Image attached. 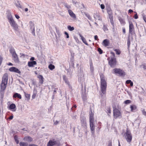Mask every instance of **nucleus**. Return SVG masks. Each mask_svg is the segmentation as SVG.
<instances>
[{
    "mask_svg": "<svg viewBox=\"0 0 146 146\" xmlns=\"http://www.w3.org/2000/svg\"><path fill=\"white\" fill-rule=\"evenodd\" d=\"M8 80V74H5L3 76L2 82L7 84Z\"/></svg>",
    "mask_w": 146,
    "mask_h": 146,
    "instance_id": "nucleus-13",
    "label": "nucleus"
},
{
    "mask_svg": "<svg viewBox=\"0 0 146 146\" xmlns=\"http://www.w3.org/2000/svg\"><path fill=\"white\" fill-rule=\"evenodd\" d=\"M56 145L57 146H60V142L59 140L53 139L50 140L48 141L47 144V146H52Z\"/></svg>",
    "mask_w": 146,
    "mask_h": 146,
    "instance_id": "nucleus-3",
    "label": "nucleus"
},
{
    "mask_svg": "<svg viewBox=\"0 0 146 146\" xmlns=\"http://www.w3.org/2000/svg\"><path fill=\"white\" fill-rule=\"evenodd\" d=\"M110 57L107 58L108 61V64L111 68H114L116 64V58H111L110 59Z\"/></svg>",
    "mask_w": 146,
    "mask_h": 146,
    "instance_id": "nucleus-2",
    "label": "nucleus"
},
{
    "mask_svg": "<svg viewBox=\"0 0 146 146\" xmlns=\"http://www.w3.org/2000/svg\"><path fill=\"white\" fill-rule=\"evenodd\" d=\"M9 22L10 23L11 26L13 27L15 31H17L18 29V25L14 20H12Z\"/></svg>",
    "mask_w": 146,
    "mask_h": 146,
    "instance_id": "nucleus-7",
    "label": "nucleus"
},
{
    "mask_svg": "<svg viewBox=\"0 0 146 146\" xmlns=\"http://www.w3.org/2000/svg\"><path fill=\"white\" fill-rule=\"evenodd\" d=\"M74 38L75 40L76 41V42L77 43H78L79 42V40H78V38L75 36H74Z\"/></svg>",
    "mask_w": 146,
    "mask_h": 146,
    "instance_id": "nucleus-49",
    "label": "nucleus"
},
{
    "mask_svg": "<svg viewBox=\"0 0 146 146\" xmlns=\"http://www.w3.org/2000/svg\"><path fill=\"white\" fill-rule=\"evenodd\" d=\"M7 18L9 20V22L12 20H13L11 15L7 17Z\"/></svg>",
    "mask_w": 146,
    "mask_h": 146,
    "instance_id": "nucleus-43",
    "label": "nucleus"
},
{
    "mask_svg": "<svg viewBox=\"0 0 146 146\" xmlns=\"http://www.w3.org/2000/svg\"><path fill=\"white\" fill-rule=\"evenodd\" d=\"M113 114L114 117L115 119L118 117L120 118L121 117V115L120 111L117 108L113 109Z\"/></svg>",
    "mask_w": 146,
    "mask_h": 146,
    "instance_id": "nucleus-5",
    "label": "nucleus"
},
{
    "mask_svg": "<svg viewBox=\"0 0 146 146\" xmlns=\"http://www.w3.org/2000/svg\"><path fill=\"white\" fill-rule=\"evenodd\" d=\"M7 84L2 82L1 85V91L4 90L6 88Z\"/></svg>",
    "mask_w": 146,
    "mask_h": 146,
    "instance_id": "nucleus-20",
    "label": "nucleus"
},
{
    "mask_svg": "<svg viewBox=\"0 0 146 146\" xmlns=\"http://www.w3.org/2000/svg\"><path fill=\"white\" fill-rule=\"evenodd\" d=\"M143 18L144 21L146 23V16L145 15L143 16Z\"/></svg>",
    "mask_w": 146,
    "mask_h": 146,
    "instance_id": "nucleus-62",
    "label": "nucleus"
},
{
    "mask_svg": "<svg viewBox=\"0 0 146 146\" xmlns=\"http://www.w3.org/2000/svg\"><path fill=\"white\" fill-rule=\"evenodd\" d=\"M13 59L15 63H19V58L16 53L12 55Z\"/></svg>",
    "mask_w": 146,
    "mask_h": 146,
    "instance_id": "nucleus-16",
    "label": "nucleus"
},
{
    "mask_svg": "<svg viewBox=\"0 0 146 146\" xmlns=\"http://www.w3.org/2000/svg\"><path fill=\"white\" fill-rule=\"evenodd\" d=\"M25 97L27 98V99L29 100L30 98V95L26 93H25Z\"/></svg>",
    "mask_w": 146,
    "mask_h": 146,
    "instance_id": "nucleus-40",
    "label": "nucleus"
},
{
    "mask_svg": "<svg viewBox=\"0 0 146 146\" xmlns=\"http://www.w3.org/2000/svg\"><path fill=\"white\" fill-rule=\"evenodd\" d=\"M90 128L92 133L93 135L95 132V125L94 120L89 121Z\"/></svg>",
    "mask_w": 146,
    "mask_h": 146,
    "instance_id": "nucleus-6",
    "label": "nucleus"
},
{
    "mask_svg": "<svg viewBox=\"0 0 146 146\" xmlns=\"http://www.w3.org/2000/svg\"><path fill=\"white\" fill-rule=\"evenodd\" d=\"M16 108V106L15 104H12L10 105L9 106V109H13Z\"/></svg>",
    "mask_w": 146,
    "mask_h": 146,
    "instance_id": "nucleus-29",
    "label": "nucleus"
},
{
    "mask_svg": "<svg viewBox=\"0 0 146 146\" xmlns=\"http://www.w3.org/2000/svg\"><path fill=\"white\" fill-rule=\"evenodd\" d=\"M98 51L99 52V53L100 54H101L103 53V51L100 48H98Z\"/></svg>",
    "mask_w": 146,
    "mask_h": 146,
    "instance_id": "nucleus-46",
    "label": "nucleus"
},
{
    "mask_svg": "<svg viewBox=\"0 0 146 146\" xmlns=\"http://www.w3.org/2000/svg\"><path fill=\"white\" fill-rule=\"evenodd\" d=\"M24 140L25 141H28V142H31L33 140V138L30 137H26L24 138Z\"/></svg>",
    "mask_w": 146,
    "mask_h": 146,
    "instance_id": "nucleus-22",
    "label": "nucleus"
},
{
    "mask_svg": "<svg viewBox=\"0 0 146 146\" xmlns=\"http://www.w3.org/2000/svg\"><path fill=\"white\" fill-rule=\"evenodd\" d=\"M111 54V58H115V54L113 52H110Z\"/></svg>",
    "mask_w": 146,
    "mask_h": 146,
    "instance_id": "nucleus-52",
    "label": "nucleus"
},
{
    "mask_svg": "<svg viewBox=\"0 0 146 146\" xmlns=\"http://www.w3.org/2000/svg\"><path fill=\"white\" fill-rule=\"evenodd\" d=\"M113 71L115 73L118 74L120 76H123L125 75L124 72L120 69L115 68Z\"/></svg>",
    "mask_w": 146,
    "mask_h": 146,
    "instance_id": "nucleus-8",
    "label": "nucleus"
},
{
    "mask_svg": "<svg viewBox=\"0 0 146 146\" xmlns=\"http://www.w3.org/2000/svg\"><path fill=\"white\" fill-rule=\"evenodd\" d=\"M101 78V90L102 93L104 94H105L106 93V82L105 80V78L103 75L100 76Z\"/></svg>",
    "mask_w": 146,
    "mask_h": 146,
    "instance_id": "nucleus-1",
    "label": "nucleus"
},
{
    "mask_svg": "<svg viewBox=\"0 0 146 146\" xmlns=\"http://www.w3.org/2000/svg\"><path fill=\"white\" fill-rule=\"evenodd\" d=\"M109 14V18L110 19V22L111 24L112 25L113 27L114 28V22L113 21V16L111 12V11H109V12L108 13Z\"/></svg>",
    "mask_w": 146,
    "mask_h": 146,
    "instance_id": "nucleus-10",
    "label": "nucleus"
},
{
    "mask_svg": "<svg viewBox=\"0 0 146 146\" xmlns=\"http://www.w3.org/2000/svg\"><path fill=\"white\" fill-rule=\"evenodd\" d=\"M126 83L127 84H130L131 86H132L133 85V83L130 80H127L126 82Z\"/></svg>",
    "mask_w": 146,
    "mask_h": 146,
    "instance_id": "nucleus-28",
    "label": "nucleus"
},
{
    "mask_svg": "<svg viewBox=\"0 0 146 146\" xmlns=\"http://www.w3.org/2000/svg\"><path fill=\"white\" fill-rule=\"evenodd\" d=\"M104 45L105 46H107L109 45V42L108 40L107 39H105L103 41Z\"/></svg>",
    "mask_w": 146,
    "mask_h": 146,
    "instance_id": "nucleus-25",
    "label": "nucleus"
},
{
    "mask_svg": "<svg viewBox=\"0 0 146 146\" xmlns=\"http://www.w3.org/2000/svg\"><path fill=\"white\" fill-rule=\"evenodd\" d=\"M48 68L50 70H52L55 68V66L52 64H50L48 66Z\"/></svg>",
    "mask_w": 146,
    "mask_h": 146,
    "instance_id": "nucleus-32",
    "label": "nucleus"
},
{
    "mask_svg": "<svg viewBox=\"0 0 146 146\" xmlns=\"http://www.w3.org/2000/svg\"><path fill=\"white\" fill-rule=\"evenodd\" d=\"M89 115V121L94 120V113L92 112L91 107H90V111Z\"/></svg>",
    "mask_w": 146,
    "mask_h": 146,
    "instance_id": "nucleus-15",
    "label": "nucleus"
},
{
    "mask_svg": "<svg viewBox=\"0 0 146 146\" xmlns=\"http://www.w3.org/2000/svg\"><path fill=\"white\" fill-rule=\"evenodd\" d=\"M19 145L20 146H27L28 144L27 143L24 142H21L19 143Z\"/></svg>",
    "mask_w": 146,
    "mask_h": 146,
    "instance_id": "nucleus-33",
    "label": "nucleus"
},
{
    "mask_svg": "<svg viewBox=\"0 0 146 146\" xmlns=\"http://www.w3.org/2000/svg\"><path fill=\"white\" fill-rule=\"evenodd\" d=\"M36 64V61H29L28 62V66L30 67L33 66L34 65Z\"/></svg>",
    "mask_w": 146,
    "mask_h": 146,
    "instance_id": "nucleus-19",
    "label": "nucleus"
},
{
    "mask_svg": "<svg viewBox=\"0 0 146 146\" xmlns=\"http://www.w3.org/2000/svg\"><path fill=\"white\" fill-rule=\"evenodd\" d=\"M130 108L131 109V111L132 112L135 111L137 109L136 106L135 105H131Z\"/></svg>",
    "mask_w": 146,
    "mask_h": 146,
    "instance_id": "nucleus-24",
    "label": "nucleus"
},
{
    "mask_svg": "<svg viewBox=\"0 0 146 146\" xmlns=\"http://www.w3.org/2000/svg\"><path fill=\"white\" fill-rule=\"evenodd\" d=\"M67 28L70 31H73L74 29V27H71L70 25H68L67 27Z\"/></svg>",
    "mask_w": 146,
    "mask_h": 146,
    "instance_id": "nucleus-34",
    "label": "nucleus"
},
{
    "mask_svg": "<svg viewBox=\"0 0 146 146\" xmlns=\"http://www.w3.org/2000/svg\"><path fill=\"white\" fill-rule=\"evenodd\" d=\"M130 44V40L129 37L128 38L127 41V48L128 50H129V47Z\"/></svg>",
    "mask_w": 146,
    "mask_h": 146,
    "instance_id": "nucleus-30",
    "label": "nucleus"
},
{
    "mask_svg": "<svg viewBox=\"0 0 146 146\" xmlns=\"http://www.w3.org/2000/svg\"><path fill=\"white\" fill-rule=\"evenodd\" d=\"M64 7L68 9H70L71 8V6L70 5H68L67 3H65L64 4Z\"/></svg>",
    "mask_w": 146,
    "mask_h": 146,
    "instance_id": "nucleus-44",
    "label": "nucleus"
},
{
    "mask_svg": "<svg viewBox=\"0 0 146 146\" xmlns=\"http://www.w3.org/2000/svg\"><path fill=\"white\" fill-rule=\"evenodd\" d=\"M114 50L115 51L116 54H117L119 55L120 54L121 52L119 50H118L117 49H115Z\"/></svg>",
    "mask_w": 146,
    "mask_h": 146,
    "instance_id": "nucleus-45",
    "label": "nucleus"
},
{
    "mask_svg": "<svg viewBox=\"0 0 146 146\" xmlns=\"http://www.w3.org/2000/svg\"><path fill=\"white\" fill-rule=\"evenodd\" d=\"M67 70V73L68 74H69L70 75H71L72 73V71L70 69H68Z\"/></svg>",
    "mask_w": 146,
    "mask_h": 146,
    "instance_id": "nucleus-51",
    "label": "nucleus"
},
{
    "mask_svg": "<svg viewBox=\"0 0 146 146\" xmlns=\"http://www.w3.org/2000/svg\"><path fill=\"white\" fill-rule=\"evenodd\" d=\"M9 70L10 72H14L19 74L21 73V71L18 68L14 67L10 68L9 69Z\"/></svg>",
    "mask_w": 146,
    "mask_h": 146,
    "instance_id": "nucleus-11",
    "label": "nucleus"
},
{
    "mask_svg": "<svg viewBox=\"0 0 146 146\" xmlns=\"http://www.w3.org/2000/svg\"><path fill=\"white\" fill-rule=\"evenodd\" d=\"M31 23L30 24V28L31 30L33 29H35V27L34 26V24L32 23L31 22Z\"/></svg>",
    "mask_w": 146,
    "mask_h": 146,
    "instance_id": "nucleus-37",
    "label": "nucleus"
},
{
    "mask_svg": "<svg viewBox=\"0 0 146 146\" xmlns=\"http://www.w3.org/2000/svg\"><path fill=\"white\" fill-rule=\"evenodd\" d=\"M38 77L39 79V84H40V85L43 84L44 79L43 76L41 75H39Z\"/></svg>",
    "mask_w": 146,
    "mask_h": 146,
    "instance_id": "nucleus-18",
    "label": "nucleus"
},
{
    "mask_svg": "<svg viewBox=\"0 0 146 146\" xmlns=\"http://www.w3.org/2000/svg\"><path fill=\"white\" fill-rule=\"evenodd\" d=\"M63 80L65 82L66 84L68 85H70L69 82L67 78L66 77L65 75H63Z\"/></svg>",
    "mask_w": 146,
    "mask_h": 146,
    "instance_id": "nucleus-23",
    "label": "nucleus"
},
{
    "mask_svg": "<svg viewBox=\"0 0 146 146\" xmlns=\"http://www.w3.org/2000/svg\"><path fill=\"white\" fill-rule=\"evenodd\" d=\"M90 68L92 74H94V68L93 66H90Z\"/></svg>",
    "mask_w": 146,
    "mask_h": 146,
    "instance_id": "nucleus-41",
    "label": "nucleus"
},
{
    "mask_svg": "<svg viewBox=\"0 0 146 146\" xmlns=\"http://www.w3.org/2000/svg\"><path fill=\"white\" fill-rule=\"evenodd\" d=\"M84 15L86 17H88V18L89 20L91 21L92 17L90 15H89V14L86 13H84Z\"/></svg>",
    "mask_w": 146,
    "mask_h": 146,
    "instance_id": "nucleus-35",
    "label": "nucleus"
},
{
    "mask_svg": "<svg viewBox=\"0 0 146 146\" xmlns=\"http://www.w3.org/2000/svg\"><path fill=\"white\" fill-rule=\"evenodd\" d=\"M60 121H58L57 120H56L55 121L54 120H53L54 122V125H57L59 123Z\"/></svg>",
    "mask_w": 146,
    "mask_h": 146,
    "instance_id": "nucleus-47",
    "label": "nucleus"
},
{
    "mask_svg": "<svg viewBox=\"0 0 146 146\" xmlns=\"http://www.w3.org/2000/svg\"><path fill=\"white\" fill-rule=\"evenodd\" d=\"M32 34L34 35L35 36V29H33L32 30Z\"/></svg>",
    "mask_w": 146,
    "mask_h": 146,
    "instance_id": "nucleus-60",
    "label": "nucleus"
},
{
    "mask_svg": "<svg viewBox=\"0 0 146 146\" xmlns=\"http://www.w3.org/2000/svg\"><path fill=\"white\" fill-rule=\"evenodd\" d=\"M68 11L71 17L74 19L76 18V16L75 15L71 10L68 9Z\"/></svg>",
    "mask_w": 146,
    "mask_h": 146,
    "instance_id": "nucleus-17",
    "label": "nucleus"
},
{
    "mask_svg": "<svg viewBox=\"0 0 146 146\" xmlns=\"http://www.w3.org/2000/svg\"><path fill=\"white\" fill-rule=\"evenodd\" d=\"M134 18L135 19H137L138 18V16L137 15V13H136V14L134 15Z\"/></svg>",
    "mask_w": 146,
    "mask_h": 146,
    "instance_id": "nucleus-61",
    "label": "nucleus"
},
{
    "mask_svg": "<svg viewBox=\"0 0 146 146\" xmlns=\"http://www.w3.org/2000/svg\"><path fill=\"white\" fill-rule=\"evenodd\" d=\"M124 135L127 142H131L132 139V136L130 131L128 129H127Z\"/></svg>",
    "mask_w": 146,
    "mask_h": 146,
    "instance_id": "nucleus-4",
    "label": "nucleus"
},
{
    "mask_svg": "<svg viewBox=\"0 0 146 146\" xmlns=\"http://www.w3.org/2000/svg\"><path fill=\"white\" fill-rule=\"evenodd\" d=\"M29 146H38L37 145L34 144H31L29 145Z\"/></svg>",
    "mask_w": 146,
    "mask_h": 146,
    "instance_id": "nucleus-64",
    "label": "nucleus"
},
{
    "mask_svg": "<svg viewBox=\"0 0 146 146\" xmlns=\"http://www.w3.org/2000/svg\"><path fill=\"white\" fill-rule=\"evenodd\" d=\"M119 20L121 24H124L125 23L124 21L122 18L119 17Z\"/></svg>",
    "mask_w": 146,
    "mask_h": 146,
    "instance_id": "nucleus-36",
    "label": "nucleus"
},
{
    "mask_svg": "<svg viewBox=\"0 0 146 146\" xmlns=\"http://www.w3.org/2000/svg\"><path fill=\"white\" fill-rule=\"evenodd\" d=\"M13 115H11L9 117V119L10 120H11V119H13Z\"/></svg>",
    "mask_w": 146,
    "mask_h": 146,
    "instance_id": "nucleus-63",
    "label": "nucleus"
},
{
    "mask_svg": "<svg viewBox=\"0 0 146 146\" xmlns=\"http://www.w3.org/2000/svg\"><path fill=\"white\" fill-rule=\"evenodd\" d=\"M7 17L11 15V12L9 11H7Z\"/></svg>",
    "mask_w": 146,
    "mask_h": 146,
    "instance_id": "nucleus-53",
    "label": "nucleus"
},
{
    "mask_svg": "<svg viewBox=\"0 0 146 146\" xmlns=\"http://www.w3.org/2000/svg\"><path fill=\"white\" fill-rule=\"evenodd\" d=\"M80 119L82 126L86 129L87 128V124L86 117L83 116L81 117Z\"/></svg>",
    "mask_w": 146,
    "mask_h": 146,
    "instance_id": "nucleus-9",
    "label": "nucleus"
},
{
    "mask_svg": "<svg viewBox=\"0 0 146 146\" xmlns=\"http://www.w3.org/2000/svg\"><path fill=\"white\" fill-rule=\"evenodd\" d=\"M82 97L84 101H86L87 99V96L86 92V89L82 90Z\"/></svg>",
    "mask_w": 146,
    "mask_h": 146,
    "instance_id": "nucleus-12",
    "label": "nucleus"
},
{
    "mask_svg": "<svg viewBox=\"0 0 146 146\" xmlns=\"http://www.w3.org/2000/svg\"><path fill=\"white\" fill-rule=\"evenodd\" d=\"M9 51L10 53L12 54L16 53L15 50L13 47H11Z\"/></svg>",
    "mask_w": 146,
    "mask_h": 146,
    "instance_id": "nucleus-27",
    "label": "nucleus"
},
{
    "mask_svg": "<svg viewBox=\"0 0 146 146\" xmlns=\"http://www.w3.org/2000/svg\"><path fill=\"white\" fill-rule=\"evenodd\" d=\"M134 27L133 23H129V33L132 35L134 32Z\"/></svg>",
    "mask_w": 146,
    "mask_h": 146,
    "instance_id": "nucleus-14",
    "label": "nucleus"
},
{
    "mask_svg": "<svg viewBox=\"0 0 146 146\" xmlns=\"http://www.w3.org/2000/svg\"><path fill=\"white\" fill-rule=\"evenodd\" d=\"M100 7L102 9H103L105 8V6L104 4H102L100 5Z\"/></svg>",
    "mask_w": 146,
    "mask_h": 146,
    "instance_id": "nucleus-58",
    "label": "nucleus"
},
{
    "mask_svg": "<svg viewBox=\"0 0 146 146\" xmlns=\"http://www.w3.org/2000/svg\"><path fill=\"white\" fill-rule=\"evenodd\" d=\"M108 146H112V141H109Z\"/></svg>",
    "mask_w": 146,
    "mask_h": 146,
    "instance_id": "nucleus-57",
    "label": "nucleus"
},
{
    "mask_svg": "<svg viewBox=\"0 0 146 146\" xmlns=\"http://www.w3.org/2000/svg\"><path fill=\"white\" fill-rule=\"evenodd\" d=\"M99 15V14L98 13H94V18L96 19L98 17Z\"/></svg>",
    "mask_w": 146,
    "mask_h": 146,
    "instance_id": "nucleus-39",
    "label": "nucleus"
},
{
    "mask_svg": "<svg viewBox=\"0 0 146 146\" xmlns=\"http://www.w3.org/2000/svg\"><path fill=\"white\" fill-rule=\"evenodd\" d=\"M14 139L17 144H18L19 143V142L18 140V138L17 135H15L14 136Z\"/></svg>",
    "mask_w": 146,
    "mask_h": 146,
    "instance_id": "nucleus-31",
    "label": "nucleus"
},
{
    "mask_svg": "<svg viewBox=\"0 0 146 146\" xmlns=\"http://www.w3.org/2000/svg\"><path fill=\"white\" fill-rule=\"evenodd\" d=\"M79 35L80 36L81 38V39L83 42L86 45H88V44L87 43L86 39L83 36H82L80 33H79Z\"/></svg>",
    "mask_w": 146,
    "mask_h": 146,
    "instance_id": "nucleus-21",
    "label": "nucleus"
},
{
    "mask_svg": "<svg viewBox=\"0 0 146 146\" xmlns=\"http://www.w3.org/2000/svg\"><path fill=\"white\" fill-rule=\"evenodd\" d=\"M64 34L66 36V38H68L69 37L68 34L66 31L64 32Z\"/></svg>",
    "mask_w": 146,
    "mask_h": 146,
    "instance_id": "nucleus-56",
    "label": "nucleus"
},
{
    "mask_svg": "<svg viewBox=\"0 0 146 146\" xmlns=\"http://www.w3.org/2000/svg\"><path fill=\"white\" fill-rule=\"evenodd\" d=\"M56 31L58 35L60 37V31L58 30L57 28H56Z\"/></svg>",
    "mask_w": 146,
    "mask_h": 146,
    "instance_id": "nucleus-54",
    "label": "nucleus"
},
{
    "mask_svg": "<svg viewBox=\"0 0 146 146\" xmlns=\"http://www.w3.org/2000/svg\"><path fill=\"white\" fill-rule=\"evenodd\" d=\"M16 5L17 7L21 8V6L20 4V2L19 1H17V3L16 4Z\"/></svg>",
    "mask_w": 146,
    "mask_h": 146,
    "instance_id": "nucleus-38",
    "label": "nucleus"
},
{
    "mask_svg": "<svg viewBox=\"0 0 146 146\" xmlns=\"http://www.w3.org/2000/svg\"><path fill=\"white\" fill-rule=\"evenodd\" d=\"M13 97L15 98H17L19 99H21L22 98L21 95L20 94L18 93H15L14 94L13 96Z\"/></svg>",
    "mask_w": 146,
    "mask_h": 146,
    "instance_id": "nucleus-26",
    "label": "nucleus"
},
{
    "mask_svg": "<svg viewBox=\"0 0 146 146\" xmlns=\"http://www.w3.org/2000/svg\"><path fill=\"white\" fill-rule=\"evenodd\" d=\"M141 66L143 67L144 70L146 69V66L145 64H143Z\"/></svg>",
    "mask_w": 146,
    "mask_h": 146,
    "instance_id": "nucleus-59",
    "label": "nucleus"
},
{
    "mask_svg": "<svg viewBox=\"0 0 146 146\" xmlns=\"http://www.w3.org/2000/svg\"><path fill=\"white\" fill-rule=\"evenodd\" d=\"M143 114L146 117V112L145 110L143 109L142 111Z\"/></svg>",
    "mask_w": 146,
    "mask_h": 146,
    "instance_id": "nucleus-55",
    "label": "nucleus"
},
{
    "mask_svg": "<svg viewBox=\"0 0 146 146\" xmlns=\"http://www.w3.org/2000/svg\"><path fill=\"white\" fill-rule=\"evenodd\" d=\"M36 93H34V92L32 96V98L33 99H34L35 98L36 95Z\"/></svg>",
    "mask_w": 146,
    "mask_h": 146,
    "instance_id": "nucleus-50",
    "label": "nucleus"
},
{
    "mask_svg": "<svg viewBox=\"0 0 146 146\" xmlns=\"http://www.w3.org/2000/svg\"><path fill=\"white\" fill-rule=\"evenodd\" d=\"M131 101L129 100H127L125 101L124 102L126 104H129L131 103Z\"/></svg>",
    "mask_w": 146,
    "mask_h": 146,
    "instance_id": "nucleus-42",
    "label": "nucleus"
},
{
    "mask_svg": "<svg viewBox=\"0 0 146 146\" xmlns=\"http://www.w3.org/2000/svg\"><path fill=\"white\" fill-rule=\"evenodd\" d=\"M103 29L104 31H106L108 30L107 27L105 25H104L103 26Z\"/></svg>",
    "mask_w": 146,
    "mask_h": 146,
    "instance_id": "nucleus-48",
    "label": "nucleus"
}]
</instances>
